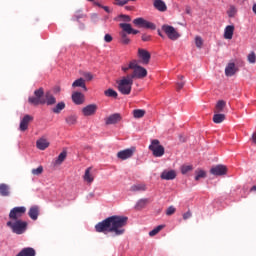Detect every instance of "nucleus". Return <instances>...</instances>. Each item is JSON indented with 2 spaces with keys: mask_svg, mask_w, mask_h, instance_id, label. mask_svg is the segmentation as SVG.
Wrapping results in <instances>:
<instances>
[{
  "mask_svg": "<svg viewBox=\"0 0 256 256\" xmlns=\"http://www.w3.org/2000/svg\"><path fill=\"white\" fill-rule=\"evenodd\" d=\"M129 218L127 216H111L96 224L97 233H112L114 237H119L125 233V227Z\"/></svg>",
  "mask_w": 256,
  "mask_h": 256,
  "instance_id": "obj_1",
  "label": "nucleus"
},
{
  "mask_svg": "<svg viewBox=\"0 0 256 256\" xmlns=\"http://www.w3.org/2000/svg\"><path fill=\"white\" fill-rule=\"evenodd\" d=\"M130 69L132 74H128V76L131 77L132 81L133 79H145V77H147V69L143 68V66H139L137 60H131L129 63L121 66V71L125 74L129 73Z\"/></svg>",
  "mask_w": 256,
  "mask_h": 256,
  "instance_id": "obj_2",
  "label": "nucleus"
},
{
  "mask_svg": "<svg viewBox=\"0 0 256 256\" xmlns=\"http://www.w3.org/2000/svg\"><path fill=\"white\" fill-rule=\"evenodd\" d=\"M44 92L43 88H40L36 91H34V96H30L28 98V102L30 105H55L57 103V99H55V96H53L51 93H46L45 98H43Z\"/></svg>",
  "mask_w": 256,
  "mask_h": 256,
  "instance_id": "obj_3",
  "label": "nucleus"
},
{
  "mask_svg": "<svg viewBox=\"0 0 256 256\" xmlns=\"http://www.w3.org/2000/svg\"><path fill=\"white\" fill-rule=\"evenodd\" d=\"M119 27L122 28V32H120V37L121 42L124 45H129V43H131V40L127 35H137L139 33V30L133 29V27L129 23H120Z\"/></svg>",
  "mask_w": 256,
  "mask_h": 256,
  "instance_id": "obj_4",
  "label": "nucleus"
},
{
  "mask_svg": "<svg viewBox=\"0 0 256 256\" xmlns=\"http://www.w3.org/2000/svg\"><path fill=\"white\" fill-rule=\"evenodd\" d=\"M118 91L122 95H131V89H133V80L131 76L127 75L117 81Z\"/></svg>",
  "mask_w": 256,
  "mask_h": 256,
  "instance_id": "obj_5",
  "label": "nucleus"
},
{
  "mask_svg": "<svg viewBox=\"0 0 256 256\" xmlns=\"http://www.w3.org/2000/svg\"><path fill=\"white\" fill-rule=\"evenodd\" d=\"M6 225L10 227L12 233H16V235H23V233L27 231V222L23 220H10Z\"/></svg>",
  "mask_w": 256,
  "mask_h": 256,
  "instance_id": "obj_6",
  "label": "nucleus"
},
{
  "mask_svg": "<svg viewBox=\"0 0 256 256\" xmlns=\"http://www.w3.org/2000/svg\"><path fill=\"white\" fill-rule=\"evenodd\" d=\"M149 149L154 157H163L165 155V147H163V145H161V142H159V140L157 139L151 141Z\"/></svg>",
  "mask_w": 256,
  "mask_h": 256,
  "instance_id": "obj_7",
  "label": "nucleus"
},
{
  "mask_svg": "<svg viewBox=\"0 0 256 256\" xmlns=\"http://www.w3.org/2000/svg\"><path fill=\"white\" fill-rule=\"evenodd\" d=\"M24 213H27L25 206L14 207L9 213L10 221H20Z\"/></svg>",
  "mask_w": 256,
  "mask_h": 256,
  "instance_id": "obj_8",
  "label": "nucleus"
},
{
  "mask_svg": "<svg viewBox=\"0 0 256 256\" xmlns=\"http://www.w3.org/2000/svg\"><path fill=\"white\" fill-rule=\"evenodd\" d=\"M133 23L135 27H139L140 29H151L152 31H155L157 29L155 23L149 22L141 17L134 19Z\"/></svg>",
  "mask_w": 256,
  "mask_h": 256,
  "instance_id": "obj_9",
  "label": "nucleus"
},
{
  "mask_svg": "<svg viewBox=\"0 0 256 256\" xmlns=\"http://www.w3.org/2000/svg\"><path fill=\"white\" fill-rule=\"evenodd\" d=\"M162 31L165 32L168 39H171V41H177V39L181 37V34H179L173 26H169L167 24L162 26Z\"/></svg>",
  "mask_w": 256,
  "mask_h": 256,
  "instance_id": "obj_10",
  "label": "nucleus"
},
{
  "mask_svg": "<svg viewBox=\"0 0 256 256\" xmlns=\"http://www.w3.org/2000/svg\"><path fill=\"white\" fill-rule=\"evenodd\" d=\"M136 148L135 147H130L125 150H121L117 153L118 159H121L122 161H125L127 159H131L133 155L135 154Z\"/></svg>",
  "mask_w": 256,
  "mask_h": 256,
  "instance_id": "obj_11",
  "label": "nucleus"
},
{
  "mask_svg": "<svg viewBox=\"0 0 256 256\" xmlns=\"http://www.w3.org/2000/svg\"><path fill=\"white\" fill-rule=\"evenodd\" d=\"M138 58L143 65H149V61H151V53L143 48H140L138 49Z\"/></svg>",
  "mask_w": 256,
  "mask_h": 256,
  "instance_id": "obj_12",
  "label": "nucleus"
},
{
  "mask_svg": "<svg viewBox=\"0 0 256 256\" xmlns=\"http://www.w3.org/2000/svg\"><path fill=\"white\" fill-rule=\"evenodd\" d=\"M97 104H89L82 108V115L84 117H93L97 113Z\"/></svg>",
  "mask_w": 256,
  "mask_h": 256,
  "instance_id": "obj_13",
  "label": "nucleus"
},
{
  "mask_svg": "<svg viewBox=\"0 0 256 256\" xmlns=\"http://www.w3.org/2000/svg\"><path fill=\"white\" fill-rule=\"evenodd\" d=\"M211 175L216 177H221V175H227V166L225 165H216L210 169Z\"/></svg>",
  "mask_w": 256,
  "mask_h": 256,
  "instance_id": "obj_14",
  "label": "nucleus"
},
{
  "mask_svg": "<svg viewBox=\"0 0 256 256\" xmlns=\"http://www.w3.org/2000/svg\"><path fill=\"white\" fill-rule=\"evenodd\" d=\"M238 72H239V68L237 67V65H235V63L230 62L226 65V68H225L226 77H233V75H235Z\"/></svg>",
  "mask_w": 256,
  "mask_h": 256,
  "instance_id": "obj_15",
  "label": "nucleus"
},
{
  "mask_svg": "<svg viewBox=\"0 0 256 256\" xmlns=\"http://www.w3.org/2000/svg\"><path fill=\"white\" fill-rule=\"evenodd\" d=\"M31 121H33V117L31 115H25L20 121V131H27V129H29V123H31Z\"/></svg>",
  "mask_w": 256,
  "mask_h": 256,
  "instance_id": "obj_16",
  "label": "nucleus"
},
{
  "mask_svg": "<svg viewBox=\"0 0 256 256\" xmlns=\"http://www.w3.org/2000/svg\"><path fill=\"white\" fill-rule=\"evenodd\" d=\"M83 179H84L85 183H88L89 185H91V183H93V181H95V175H93V168L92 167H88L85 170V173L83 175Z\"/></svg>",
  "mask_w": 256,
  "mask_h": 256,
  "instance_id": "obj_17",
  "label": "nucleus"
},
{
  "mask_svg": "<svg viewBox=\"0 0 256 256\" xmlns=\"http://www.w3.org/2000/svg\"><path fill=\"white\" fill-rule=\"evenodd\" d=\"M72 101L75 105H83L85 103V95L81 92L72 93Z\"/></svg>",
  "mask_w": 256,
  "mask_h": 256,
  "instance_id": "obj_18",
  "label": "nucleus"
},
{
  "mask_svg": "<svg viewBox=\"0 0 256 256\" xmlns=\"http://www.w3.org/2000/svg\"><path fill=\"white\" fill-rule=\"evenodd\" d=\"M153 7L160 13L167 11V4L163 0H153Z\"/></svg>",
  "mask_w": 256,
  "mask_h": 256,
  "instance_id": "obj_19",
  "label": "nucleus"
},
{
  "mask_svg": "<svg viewBox=\"0 0 256 256\" xmlns=\"http://www.w3.org/2000/svg\"><path fill=\"white\" fill-rule=\"evenodd\" d=\"M175 177H177L175 170H164L161 173V179H164L165 181H172Z\"/></svg>",
  "mask_w": 256,
  "mask_h": 256,
  "instance_id": "obj_20",
  "label": "nucleus"
},
{
  "mask_svg": "<svg viewBox=\"0 0 256 256\" xmlns=\"http://www.w3.org/2000/svg\"><path fill=\"white\" fill-rule=\"evenodd\" d=\"M121 121V114L115 113L106 118V125H115V123H119Z\"/></svg>",
  "mask_w": 256,
  "mask_h": 256,
  "instance_id": "obj_21",
  "label": "nucleus"
},
{
  "mask_svg": "<svg viewBox=\"0 0 256 256\" xmlns=\"http://www.w3.org/2000/svg\"><path fill=\"white\" fill-rule=\"evenodd\" d=\"M50 143L49 140H47L46 138H39L36 141V147L37 149H39L40 151H45V149H47L49 147Z\"/></svg>",
  "mask_w": 256,
  "mask_h": 256,
  "instance_id": "obj_22",
  "label": "nucleus"
},
{
  "mask_svg": "<svg viewBox=\"0 0 256 256\" xmlns=\"http://www.w3.org/2000/svg\"><path fill=\"white\" fill-rule=\"evenodd\" d=\"M235 33V26L228 25L224 29V39L231 40L233 39V34Z\"/></svg>",
  "mask_w": 256,
  "mask_h": 256,
  "instance_id": "obj_23",
  "label": "nucleus"
},
{
  "mask_svg": "<svg viewBox=\"0 0 256 256\" xmlns=\"http://www.w3.org/2000/svg\"><path fill=\"white\" fill-rule=\"evenodd\" d=\"M28 215L32 221H37L39 218V206H32L28 211Z\"/></svg>",
  "mask_w": 256,
  "mask_h": 256,
  "instance_id": "obj_24",
  "label": "nucleus"
},
{
  "mask_svg": "<svg viewBox=\"0 0 256 256\" xmlns=\"http://www.w3.org/2000/svg\"><path fill=\"white\" fill-rule=\"evenodd\" d=\"M36 252L33 248H24L16 256H35Z\"/></svg>",
  "mask_w": 256,
  "mask_h": 256,
  "instance_id": "obj_25",
  "label": "nucleus"
},
{
  "mask_svg": "<svg viewBox=\"0 0 256 256\" xmlns=\"http://www.w3.org/2000/svg\"><path fill=\"white\" fill-rule=\"evenodd\" d=\"M72 87L75 89L76 87H81L83 88L84 91H87V86L85 85V79L83 78H79L77 80H75L72 83Z\"/></svg>",
  "mask_w": 256,
  "mask_h": 256,
  "instance_id": "obj_26",
  "label": "nucleus"
},
{
  "mask_svg": "<svg viewBox=\"0 0 256 256\" xmlns=\"http://www.w3.org/2000/svg\"><path fill=\"white\" fill-rule=\"evenodd\" d=\"M0 195L2 197H9L11 195V192L9 191V185L7 184H0Z\"/></svg>",
  "mask_w": 256,
  "mask_h": 256,
  "instance_id": "obj_27",
  "label": "nucleus"
},
{
  "mask_svg": "<svg viewBox=\"0 0 256 256\" xmlns=\"http://www.w3.org/2000/svg\"><path fill=\"white\" fill-rule=\"evenodd\" d=\"M227 103L223 100H219L215 106L214 113H221L224 109Z\"/></svg>",
  "mask_w": 256,
  "mask_h": 256,
  "instance_id": "obj_28",
  "label": "nucleus"
},
{
  "mask_svg": "<svg viewBox=\"0 0 256 256\" xmlns=\"http://www.w3.org/2000/svg\"><path fill=\"white\" fill-rule=\"evenodd\" d=\"M145 110L143 109H135L132 111V115L134 119H142V117H145Z\"/></svg>",
  "mask_w": 256,
  "mask_h": 256,
  "instance_id": "obj_29",
  "label": "nucleus"
},
{
  "mask_svg": "<svg viewBox=\"0 0 256 256\" xmlns=\"http://www.w3.org/2000/svg\"><path fill=\"white\" fill-rule=\"evenodd\" d=\"M207 177V172L203 169H197L195 171V181H199V179H205Z\"/></svg>",
  "mask_w": 256,
  "mask_h": 256,
  "instance_id": "obj_30",
  "label": "nucleus"
},
{
  "mask_svg": "<svg viewBox=\"0 0 256 256\" xmlns=\"http://www.w3.org/2000/svg\"><path fill=\"white\" fill-rule=\"evenodd\" d=\"M213 121L216 124L223 123V121H225V114H219V112H215Z\"/></svg>",
  "mask_w": 256,
  "mask_h": 256,
  "instance_id": "obj_31",
  "label": "nucleus"
},
{
  "mask_svg": "<svg viewBox=\"0 0 256 256\" xmlns=\"http://www.w3.org/2000/svg\"><path fill=\"white\" fill-rule=\"evenodd\" d=\"M65 159H67V151H63L59 154V156L55 160V165H61V163H63Z\"/></svg>",
  "mask_w": 256,
  "mask_h": 256,
  "instance_id": "obj_32",
  "label": "nucleus"
},
{
  "mask_svg": "<svg viewBox=\"0 0 256 256\" xmlns=\"http://www.w3.org/2000/svg\"><path fill=\"white\" fill-rule=\"evenodd\" d=\"M67 125H77V115L75 114H72V115H69L68 117H66L65 119Z\"/></svg>",
  "mask_w": 256,
  "mask_h": 256,
  "instance_id": "obj_33",
  "label": "nucleus"
},
{
  "mask_svg": "<svg viewBox=\"0 0 256 256\" xmlns=\"http://www.w3.org/2000/svg\"><path fill=\"white\" fill-rule=\"evenodd\" d=\"M149 203V199L144 198V199H140L135 206V209H143L146 207V205Z\"/></svg>",
  "mask_w": 256,
  "mask_h": 256,
  "instance_id": "obj_34",
  "label": "nucleus"
},
{
  "mask_svg": "<svg viewBox=\"0 0 256 256\" xmlns=\"http://www.w3.org/2000/svg\"><path fill=\"white\" fill-rule=\"evenodd\" d=\"M104 95L106 97H112L113 99H117L118 97L117 91L113 90L112 88H109L106 91H104Z\"/></svg>",
  "mask_w": 256,
  "mask_h": 256,
  "instance_id": "obj_35",
  "label": "nucleus"
},
{
  "mask_svg": "<svg viewBox=\"0 0 256 256\" xmlns=\"http://www.w3.org/2000/svg\"><path fill=\"white\" fill-rule=\"evenodd\" d=\"M65 109V102H59L53 109V113H61Z\"/></svg>",
  "mask_w": 256,
  "mask_h": 256,
  "instance_id": "obj_36",
  "label": "nucleus"
},
{
  "mask_svg": "<svg viewBox=\"0 0 256 256\" xmlns=\"http://www.w3.org/2000/svg\"><path fill=\"white\" fill-rule=\"evenodd\" d=\"M163 229H165V225L157 226L156 228L149 232L150 237H155V235H157V233H159Z\"/></svg>",
  "mask_w": 256,
  "mask_h": 256,
  "instance_id": "obj_37",
  "label": "nucleus"
},
{
  "mask_svg": "<svg viewBox=\"0 0 256 256\" xmlns=\"http://www.w3.org/2000/svg\"><path fill=\"white\" fill-rule=\"evenodd\" d=\"M132 191H147V186L145 184H136L132 186Z\"/></svg>",
  "mask_w": 256,
  "mask_h": 256,
  "instance_id": "obj_38",
  "label": "nucleus"
},
{
  "mask_svg": "<svg viewBox=\"0 0 256 256\" xmlns=\"http://www.w3.org/2000/svg\"><path fill=\"white\" fill-rule=\"evenodd\" d=\"M178 79L180 81L176 83L177 91H181V89H183V87H185V81H183L184 77L183 76H178Z\"/></svg>",
  "mask_w": 256,
  "mask_h": 256,
  "instance_id": "obj_39",
  "label": "nucleus"
},
{
  "mask_svg": "<svg viewBox=\"0 0 256 256\" xmlns=\"http://www.w3.org/2000/svg\"><path fill=\"white\" fill-rule=\"evenodd\" d=\"M189 171H193V166L192 165H183L181 167L182 175H186V173H189Z\"/></svg>",
  "mask_w": 256,
  "mask_h": 256,
  "instance_id": "obj_40",
  "label": "nucleus"
},
{
  "mask_svg": "<svg viewBox=\"0 0 256 256\" xmlns=\"http://www.w3.org/2000/svg\"><path fill=\"white\" fill-rule=\"evenodd\" d=\"M229 17H235L237 15V8L231 5L227 11Z\"/></svg>",
  "mask_w": 256,
  "mask_h": 256,
  "instance_id": "obj_41",
  "label": "nucleus"
},
{
  "mask_svg": "<svg viewBox=\"0 0 256 256\" xmlns=\"http://www.w3.org/2000/svg\"><path fill=\"white\" fill-rule=\"evenodd\" d=\"M248 62L254 65L256 63V54L255 52H250L247 56Z\"/></svg>",
  "mask_w": 256,
  "mask_h": 256,
  "instance_id": "obj_42",
  "label": "nucleus"
},
{
  "mask_svg": "<svg viewBox=\"0 0 256 256\" xmlns=\"http://www.w3.org/2000/svg\"><path fill=\"white\" fill-rule=\"evenodd\" d=\"M195 45L198 49H201V47H203V38H201V36L195 37Z\"/></svg>",
  "mask_w": 256,
  "mask_h": 256,
  "instance_id": "obj_43",
  "label": "nucleus"
},
{
  "mask_svg": "<svg viewBox=\"0 0 256 256\" xmlns=\"http://www.w3.org/2000/svg\"><path fill=\"white\" fill-rule=\"evenodd\" d=\"M118 19H121V21H124L125 23H130L131 16L121 14L120 16H118Z\"/></svg>",
  "mask_w": 256,
  "mask_h": 256,
  "instance_id": "obj_44",
  "label": "nucleus"
},
{
  "mask_svg": "<svg viewBox=\"0 0 256 256\" xmlns=\"http://www.w3.org/2000/svg\"><path fill=\"white\" fill-rule=\"evenodd\" d=\"M41 173H43V166L32 169V175H41Z\"/></svg>",
  "mask_w": 256,
  "mask_h": 256,
  "instance_id": "obj_45",
  "label": "nucleus"
},
{
  "mask_svg": "<svg viewBox=\"0 0 256 256\" xmlns=\"http://www.w3.org/2000/svg\"><path fill=\"white\" fill-rule=\"evenodd\" d=\"M114 4L118 5L119 7H123V5H127V1L125 0H114Z\"/></svg>",
  "mask_w": 256,
  "mask_h": 256,
  "instance_id": "obj_46",
  "label": "nucleus"
},
{
  "mask_svg": "<svg viewBox=\"0 0 256 256\" xmlns=\"http://www.w3.org/2000/svg\"><path fill=\"white\" fill-rule=\"evenodd\" d=\"M176 209L173 206H170L167 210H166V215H173L175 213Z\"/></svg>",
  "mask_w": 256,
  "mask_h": 256,
  "instance_id": "obj_47",
  "label": "nucleus"
},
{
  "mask_svg": "<svg viewBox=\"0 0 256 256\" xmlns=\"http://www.w3.org/2000/svg\"><path fill=\"white\" fill-rule=\"evenodd\" d=\"M84 77H85L86 81H92L93 80V74H91L90 72L84 73Z\"/></svg>",
  "mask_w": 256,
  "mask_h": 256,
  "instance_id": "obj_48",
  "label": "nucleus"
},
{
  "mask_svg": "<svg viewBox=\"0 0 256 256\" xmlns=\"http://www.w3.org/2000/svg\"><path fill=\"white\" fill-rule=\"evenodd\" d=\"M74 17H76L77 19H83V17H85V15L83 14V12L81 10H79L75 13Z\"/></svg>",
  "mask_w": 256,
  "mask_h": 256,
  "instance_id": "obj_49",
  "label": "nucleus"
},
{
  "mask_svg": "<svg viewBox=\"0 0 256 256\" xmlns=\"http://www.w3.org/2000/svg\"><path fill=\"white\" fill-rule=\"evenodd\" d=\"M104 41H105L106 43H111V41H113V37H112L110 34H106V35L104 36Z\"/></svg>",
  "mask_w": 256,
  "mask_h": 256,
  "instance_id": "obj_50",
  "label": "nucleus"
},
{
  "mask_svg": "<svg viewBox=\"0 0 256 256\" xmlns=\"http://www.w3.org/2000/svg\"><path fill=\"white\" fill-rule=\"evenodd\" d=\"M142 41H151V35L143 34L142 35Z\"/></svg>",
  "mask_w": 256,
  "mask_h": 256,
  "instance_id": "obj_51",
  "label": "nucleus"
},
{
  "mask_svg": "<svg viewBox=\"0 0 256 256\" xmlns=\"http://www.w3.org/2000/svg\"><path fill=\"white\" fill-rule=\"evenodd\" d=\"M191 211H188L186 213L183 214V219L187 220V219H191Z\"/></svg>",
  "mask_w": 256,
  "mask_h": 256,
  "instance_id": "obj_52",
  "label": "nucleus"
},
{
  "mask_svg": "<svg viewBox=\"0 0 256 256\" xmlns=\"http://www.w3.org/2000/svg\"><path fill=\"white\" fill-rule=\"evenodd\" d=\"M102 9H104L106 13H111V9L108 6H102Z\"/></svg>",
  "mask_w": 256,
  "mask_h": 256,
  "instance_id": "obj_53",
  "label": "nucleus"
},
{
  "mask_svg": "<svg viewBox=\"0 0 256 256\" xmlns=\"http://www.w3.org/2000/svg\"><path fill=\"white\" fill-rule=\"evenodd\" d=\"M252 141H253V143H255V145H256V132L253 133V135H252Z\"/></svg>",
  "mask_w": 256,
  "mask_h": 256,
  "instance_id": "obj_54",
  "label": "nucleus"
},
{
  "mask_svg": "<svg viewBox=\"0 0 256 256\" xmlns=\"http://www.w3.org/2000/svg\"><path fill=\"white\" fill-rule=\"evenodd\" d=\"M186 13H187V15H191V8L190 7L186 8Z\"/></svg>",
  "mask_w": 256,
  "mask_h": 256,
  "instance_id": "obj_55",
  "label": "nucleus"
},
{
  "mask_svg": "<svg viewBox=\"0 0 256 256\" xmlns=\"http://www.w3.org/2000/svg\"><path fill=\"white\" fill-rule=\"evenodd\" d=\"M94 5H96L97 7H101V9H103V5H101L99 2H94Z\"/></svg>",
  "mask_w": 256,
  "mask_h": 256,
  "instance_id": "obj_56",
  "label": "nucleus"
},
{
  "mask_svg": "<svg viewBox=\"0 0 256 256\" xmlns=\"http://www.w3.org/2000/svg\"><path fill=\"white\" fill-rule=\"evenodd\" d=\"M59 91H61V88H59V87H56V88L54 89V93H59Z\"/></svg>",
  "mask_w": 256,
  "mask_h": 256,
  "instance_id": "obj_57",
  "label": "nucleus"
},
{
  "mask_svg": "<svg viewBox=\"0 0 256 256\" xmlns=\"http://www.w3.org/2000/svg\"><path fill=\"white\" fill-rule=\"evenodd\" d=\"M158 35H159L160 37H162V38L164 37L163 34L161 33V31H159V30H158Z\"/></svg>",
  "mask_w": 256,
  "mask_h": 256,
  "instance_id": "obj_58",
  "label": "nucleus"
},
{
  "mask_svg": "<svg viewBox=\"0 0 256 256\" xmlns=\"http://www.w3.org/2000/svg\"><path fill=\"white\" fill-rule=\"evenodd\" d=\"M126 1V5L129 3V1H136V0H124Z\"/></svg>",
  "mask_w": 256,
  "mask_h": 256,
  "instance_id": "obj_59",
  "label": "nucleus"
},
{
  "mask_svg": "<svg viewBox=\"0 0 256 256\" xmlns=\"http://www.w3.org/2000/svg\"><path fill=\"white\" fill-rule=\"evenodd\" d=\"M92 17H97V14H93Z\"/></svg>",
  "mask_w": 256,
  "mask_h": 256,
  "instance_id": "obj_60",
  "label": "nucleus"
},
{
  "mask_svg": "<svg viewBox=\"0 0 256 256\" xmlns=\"http://www.w3.org/2000/svg\"><path fill=\"white\" fill-rule=\"evenodd\" d=\"M126 9H129V7H126Z\"/></svg>",
  "mask_w": 256,
  "mask_h": 256,
  "instance_id": "obj_61",
  "label": "nucleus"
}]
</instances>
